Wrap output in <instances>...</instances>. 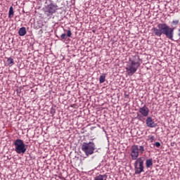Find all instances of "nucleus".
I'll return each instance as SVG.
<instances>
[{"instance_id":"obj_1","label":"nucleus","mask_w":180,"mask_h":180,"mask_svg":"<svg viewBox=\"0 0 180 180\" xmlns=\"http://www.w3.org/2000/svg\"><path fill=\"white\" fill-rule=\"evenodd\" d=\"M175 27H170L167 23H158L157 27H153L152 32L155 36L161 37L165 34L169 40H174V31Z\"/></svg>"},{"instance_id":"obj_2","label":"nucleus","mask_w":180,"mask_h":180,"mask_svg":"<svg viewBox=\"0 0 180 180\" xmlns=\"http://www.w3.org/2000/svg\"><path fill=\"white\" fill-rule=\"evenodd\" d=\"M140 65H141V63H140V57L138 55L129 58V62H127L125 67L128 75H134L136 74Z\"/></svg>"},{"instance_id":"obj_3","label":"nucleus","mask_w":180,"mask_h":180,"mask_svg":"<svg viewBox=\"0 0 180 180\" xmlns=\"http://www.w3.org/2000/svg\"><path fill=\"white\" fill-rule=\"evenodd\" d=\"M96 146L93 141H89L88 143L84 142L82 145V150L84 153L86 157L92 155L95 153Z\"/></svg>"},{"instance_id":"obj_4","label":"nucleus","mask_w":180,"mask_h":180,"mask_svg":"<svg viewBox=\"0 0 180 180\" xmlns=\"http://www.w3.org/2000/svg\"><path fill=\"white\" fill-rule=\"evenodd\" d=\"M144 161H146V158L144 157H140L135 160L134 166L135 171L134 174L136 175H139L141 174V172H144Z\"/></svg>"},{"instance_id":"obj_5","label":"nucleus","mask_w":180,"mask_h":180,"mask_svg":"<svg viewBox=\"0 0 180 180\" xmlns=\"http://www.w3.org/2000/svg\"><path fill=\"white\" fill-rule=\"evenodd\" d=\"M15 146V151L17 154H25L26 153V145L23 140L22 139H16L14 143Z\"/></svg>"},{"instance_id":"obj_6","label":"nucleus","mask_w":180,"mask_h":180,"mask_svg":"<svg viewBox=\"0 0 180 180\" xmlns=\"http://www.w3.org/2000/svg\"><path fill=\"white\" fill-rule=\"evenodd\" d=\"M58 10V6L53 3H51L49 5L46 6L43 8L44 15H46V16H53V14L56 13V12H57Z\"/></svg>"},{"instance_id":"obj_7","label":"nucleus","mask_w":180,"mask_h":180,"mask_svg":"<svg viewBox=\"0 0 180 180\" xmlns=\"http://www.w3.org/2000/svg\"><path fill=\"white\" fill-rule=\"evenodd\" d=\"M139 154H140V153L139 152V146L137 145H134L131 147V160H139Z\"/></svg>"},{"instance_id":"obj_8","label":"nucleus","mask_w":180,"mask_h":180,"mask_svg":"<svg viewBox=\"0 0 180 180\" xmlns=\"http://www.w3.org/2000/svg\"><path fill=\"white\" fill-rule=\"evenodd\" d=\"M139 112L142 116H143V117H148L150 113V109L148 108V107L143 105L139 109Z\"/></svg>"},{"instance_id":"obj_9","label":"nucleus","mask_w":180,"mask_h":180,"mask_svg":"<svg viewBox=\"0 0 180 180\" xmlns=\"http://www.w3.org/2000/svg\"><path fill=\"white\" fill-rule=\"evenodd\" d=\"M146 122V126L148 127H150V128L157 127V123L153 122V117H147Z\"/></svg>"},{"instance_id":"obj_10","label":"nucleus","mask_w":180,"mask_h":180,"mask_svg":"<svg viewBox=\"0 0 180 180\" xmlns=\"http://www.w3.org/2000/svg\"><path fill=\"white\" fill-rule=\"evenodd\" d=\"M106 179H108V176H106V174H103V175L99 174L94 178V180H106Z\"/></svg>"},{"instance_id":"obj_11","label":"nucleus","mask_w":180,"mask_h":180,"mask_svg":"<svg viewBox=\"0 0 180 180\" xmlns=\"http://www.w3.org/2000/svg\"><path fill=\"white\" fill-rule=\"evenodd\" d=\"M18 34L19 36H25V34H26V27H22L20 28L18 31Z\"/></svg>"},{"instance_id":"obj_12","label":"nucleus","mask_w":180,"mask_h":180,"mask_svg":"<svg viewBox=\"0 0 180 180\" xmlns=\"http://www.w3.org/2000/svg\"><path fill=\"white\" fill-rule=\"evenodd\" d=\"M146 168H151L153 167V159H147L146 162Z\"/></svg>"},{"instance_id":"obj_13","label":"nucleus","mask_w":180,"mask_h":180,"mask_svg":"<svg viewBox=\"0 0 180 180\" xmlns=\"http://www.w3.org/2000/svg\"><path fill=\"white\" fill-rule=\"evenodd\" d=\"M106 79V76L105 75H101L99 78L100 84H103Z\"/></svg>"},{"instance_id":"obj_14","label":"nucleus","mask_w":180,"mask_h":180,"mask_svg":"<svg viewBox=\"0 0 180 180\" xmlns=\"http://www.w3.org/2000/svg\"><path fill=\"white\" fill-rule=\"evenodd\" d=\"M13 16V7L11 6L8 11V18H12Z\"/></svg>"},{"instance_id":"obj_15","label":"nucleus","mask_w":180,"mask_h":180,"mask_svg":"<svg viewBox=\"0 0 180 180\" xmlns=\"http://www.w3.org/2000/svg\"><path fill=\"white\" fill-rule=\"evenodd\" d=\"M138 151L140 154H143L145 151L144 146H138Z\"/></svg>"},{"instance_id":"obj_16","label":"nucleus","mask_w":180,"mask_h":180,"mask_svg":"<svg viewBox=\"0 0 180 180\" xmlns=\"http://www.w3.org/2000/svg\"><path fill=\"white\" fill-rule=\"evenodd\" d=\"M7 63H8L9 67H11V65H13V58H8L7 59Z\"/></svg>"},{"instance_id":"obj_17","label":"nucleus","mask_w":180,"mask_h":180,"mask_svg":"<svg viewBox=\"0 0 180 180\" xmlns=\"http://www.w3.org/2000/svg\"><path fill=\"white\" fill-rule=\"evenodd\" d=\"M50 113L52 115V116H54L56 115V107H52L50 110Z\"/></svg>"},{"instance_id":"obj_18","label":"nucleus","mask_w":180,"mask_h":180,"mask_svg":"<svg viewBox=\"0 0 180 180\" xmlns=\"http://www.w3.org/2000/svg\"><path fill=\"white\" fill-rule=\"evenodd\" d=\"M60 40H67V34L65 33L60 35Z\"/></svg>"},{"instance_id":"obj_19","label":"nucleus","mask_w":180,"mask_h":180,"mask_svg":"<svg viewBox=\"0 0 180 180\" xmlns=\"http://www.w3.org/2000/svg\"><path fill=\"white\" fill-rule=\"evenodd\" d=\"M179 23V20H174L172 22V25H173L174 26H176V25H178Z\"/></svg>"},{"instance_id":"obj_20","label":"nucleus","mask_w":180,"mask_h":180,"mask_svg":"<svg viewBox=\"0 0 180 180\" xmlns=\"http://www.w3.org/2000/svg\"><path fill=\"white\" fill-rule=\"evenodd\" d=\"M67 37H71V36H72V33L71 32V30L69 29L67 32Z\"/></svg>"},{"instance_id":"obj_21","label":"nucleus","mask_w":180,"mask_h":180,"mask_svg":"<svg viewBox=\"0 0 180 180\" xmlns=\"http://www.w3.org/2000/svg\"><path fill=\"white\" fill-rule=\"evenodd\" d=\"M143 115L137 113L136 119H139V120L141 121V120H143Z\"/></svg>"},{"instance_id":"obj_22","label":"nucleus","mask_w":180,"mask_h":180,"mask_svg":"<svg viewBox=\"0 0 180 180\" xmlns=\"http://www.w3.org/2000/svg\"><path fill=\"white\" fill-rule=\"evenodd\" d=\"M155 146L157 147V148H160V147H161V143L160 142H155Z\"/></svg>"},{"instance_id":"obj_23","label":"nucleus","mask_w":180,"mask_h":180,"mask_svg":"<svg viewBox=\"0 0 180 180\" xmlns=\"http://www.w3.org/2000/svg\"><path fill=\"white\" fill-rule=\"evenodd\" d=\"M149 139L150 140V143H153L154 141V136H150Z\"/></svg>"}]
</instances>
